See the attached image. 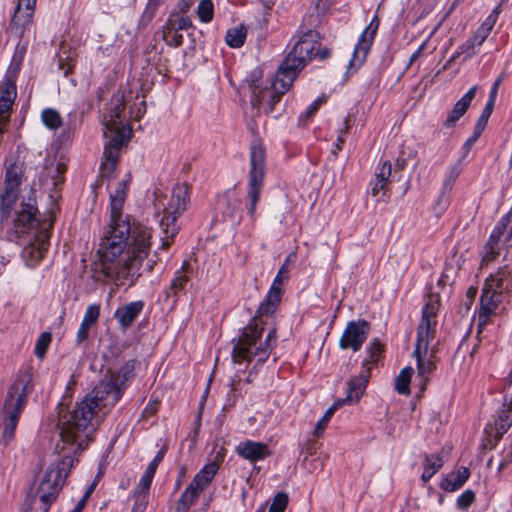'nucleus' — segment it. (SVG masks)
Returning <instances> with one entry per match:
<instances>
[{"instance_id":"obj_1","label":"nucleus","mask_w":512,"mask_h":512,"mask_svg":"<svg viewBox=\"0 0 512 512\" xmlns=\"http://www.w3.org/2000/svg\"><path fill=\"white\" fill-rule=\"evenodd\" d=\"M130 175L118 182L110 194V225L101 243L103 270L107 277H138L143 260L150 251L151 231L142 225L131 227L129 217L123 218L122 208L126 200Z\"/></svg>"},{"instance_id":"obj_2","label":"nucleus","mask_w":512,"mask_h":512,"mask_svg":"<svg viewBox=\"0 0 512 512\" xmlns=\"http://www.w3.org/2000/svg\"><path fill=\"white\" fill-rule=\"evenodd\" d=\"M289 268L286 263L278 270L273 283L267 293L265 300L259 305L255 317L244 327L239 339L235 342L232 350V360L235 364H249L253 358L257 357L259 363H264L277 341L276 328L272 327L263 343L258 341L263 333V316L272 315L282 296V284L288 278Z\"/></svg>"},{"instance_id":"obj_3","label":"nucleus","mask_w":512,"mask_h":512,"mask_svg":"<svg viewBox=\"0 0 512 512\" xmlns=\"http://www.w3.org/2000/svg\"><path fill=\"white\" fill-rule=\"evenodd\" d=\"M123 393V384H117L111 376L100 380L76 408L63 417L60 430L63 441L70 443L74 451H83L92 440L95 409L113 407Z\"/></svg>"},{"instance_id":"obj_4","label":"nucleus","mask_w":512,"mask_h":512,"mask_svg":"<svg viewBox=\"0 0 512 512\" xmlns=\"http://www.w3.org/2000/svg\"><path fill=\"white\" fill-rule=\"evenodd\" d=\"M20 185V172L14 167L8 168L5 175L4 191L0 194V221L4 225L12 218L11 232L15 238L29 233L36 228L39 222V212L33 192L27 197H22L18 202Z\"/></svg>"},{"instance_id":"obj_5","label":"nucleus","mask_w":512,"mask_h":512,"mask_svg":"<svg viewBox=\"0 0 512 512\" xmlns=\"http://www.w3.org/2000/svg\"><path fill=\"white\" fill-rule=\"evenodd\" d=\"M439 309V299L431 297L422 309L421 322L417 329V339L413 356L417 361L418 377L422 381L424 388L428 381V376L436 369L434 354L429 359H425L428 353L430 341L434 339L437 325V311Z\"/></svg>"},{"instance_id":"obj_6","label":"nucleus","mask_w":512,"mask_h":512,"mask_svg":"<svg viewBox=\"0 0 512 512\" xmlns=\"http://www.w3.org/2000/svg\"><path fill=\"white\" fill-rule=\"evenodd\" d=\"M61 460L51 465L45 472L36 492V497L40 500L41 512H48L50 505L56 500L60 490L63 487L65 478L73 465V455L81 451H74L72 445L64 442L60 436V442L56 445Z\"/></svg>"},{"instance_id":"obj_7","label":"nucleus","mask_w":512,"mask_h":512,"mask_svg":"<svg viewBox=\"0 0 512 512\" xmlns=\"http://www.w3.org/2000/svg\"><path fill=\"white\" fill-rule=\"evenodd\" d=\"M32 389V374L28 370L19 371L10 385L1 410L4 423L1 440L7 446L15 437L19 417L27 402V395Z\"/></svg>"},{"instance_id":"obj_8","label":"nucleus","mask_w":512,"mask_h":512,"mask_svg":"<svg viewBox=\"0 0 512 512\" xmlns=\"http://www.w3.org/2000/svg\"><path fill=\"white\" fill-rule=\"evenodd\" d=\"M154 195L155 208L158 210L162 209L164 214L160 220V227L163 232L161 248L168 249L179 231L176 221L186 210L189 203V187L185 183L176 184L169 198L158 192H155Z\"/></svg>"},{"instance_id":"obj_9","label":"nucleus","mask_w":512,"mask_h":512,"mask_svg":"<svg viewBox=\"0 0 512 512\" xmlns=\"http://www.w3.org/2000/svg\"><path fill=\"white\" fill-rule=\"evenodd\" d=\"M319 39L320 35L317 31L309 30L293 46L278 68V80L282 82V90L289 89L292 86L297 73L304 68L306 61L314 57Z\"/></svg>"},{"instance_id":"obj_10","label":"nucleus","mask_w":512,"mask_h":512,"mask_svg":"<svg viewBox=\"0 0 512 512\" xmlns=\"http://www.w3.org/2000/svg\"><path fill=\"white\" fill-rule=\"evenodd\" d=\"M265 150L261 144H253L250 152V170L248 183V208L249 216L256 218V208L260 200V192L265 176Z\"/></svg>"},{"instance_id":"obj_11","label":"nucleus","mask_w":512,"mask_h":512,"mask_svg":"<svg viewBox=\"0 0 512 512\" xmlns=\"http://www.w3.org/2000/svg\"><path fill=\"white\" fill-rule=\"evenodd\" d=\"M219 466L215 462H209L198 471L191 483L185 488L175 506V512H188L196 503L200 494L211 484Z\"/></svg>"},{"instance_id":"obj_12","label":"nucleus","mask_w":512,"mask_h":512,"mask_svg":"<svg viewBox=\"0 0 512 512\" xmlns=\"http://www.w3.org/2000/svg\"><path fill=\"white\" fill-rule=\"evenodd\" d=\"M512 238V211L505 214L494 227L484 246L481 265L494 261Z\"/></svg>"},{"instance_id":"obj_13","label":"nucleus","mask_w":512,"mask_h":512,"mask_svg":"<svg viewBox=\"0 0 512 512\" xmlns=\"http://www.w3.org/2000/svg\"><path fill=\"white\" fill-rule=\"evenodd\" d=\"M110 133L112 135L104 147L103 161L100 167L101 176L108 179L112 177L117 167L120 150L123 144L129 139L131 130H128V133H124L123 131Z\"/></svg>"},{"instance_id":"obj_14","label":"nucleus","mask_w":512,"mask_h":512,"mask_svg":"<svg viewBox=\"0 0 512 512\" xmlns=\"http://www.w3.org/2000/svg\"><path fill=\"white\" fill-rule=\"evenodd\" d=\"M370 332V323L366 320L349 321L339 338V347L342 350L357 352L367 340Z\"/></svg>"},{"instance_id":"obj_15","label":"nucleus","mask_w":512,"mask_h":512,"mask_svg":"<svg viewBox=\"0 0 512 512\" xmlns=\"http://www.w3.org/2000/svg\"><path fill=\"white\" fill-rule=\"evenodd\" d=\"M36 0H19L11 18L9 28L17 37L22 38L32 26Z\"/></svg>"},{"instance_id":"obj_16","label":"nucleus","mask_w":512,"mask_h":512,"mask_svg":"<svg viewBox=\"0 0 512 512\" xmlns=\"http://www.w3.org/2000/svg\"><path fill=\"white\" fill-rule=\"evenodd\" d=\"M282 82L278 80V72L276 73L275 81L272 83V88L257 89L252 92L251 104L253 107H260L265 105V112L271 113L274 106L280 101L281 96L289 89L282 90Z\"/></svg>"},{"instance_id":"obj_17","label":"nucleus","mask_w":512,"mask_h":512,"mask_svg":"<svg viewBox=\"0 0 512 512\" xmlns=\"http://www.w3.org/2000/svg\"><path fill=\"white\" fill-rule=\"evenodd\" d=\"M379 27V19L374 16L368 26L360 35L358 42L354 48L353 56L350 61L352 66H360L366 59L375 35Z\"/></svg>"},{"instance_id":"obj_18","label":"nucleus","mask_w":512,"mask_h":512,"mask_svg":"<svg viewBox=\"0 0 512 512\" xmlns=\"http://www.w3.org/2000/svg\"><path fill=\"white\" fill-rule=\"evenodd\" d=\"M125 110V99L124 94L118 92L114 94L111 98V107L109 109L108 115L105 116V131L104 134L107 135V132H116L123 131L124 133H128L130 128H126L123 124V113Z\"/></svg>"},{"instance_id":"obj_19","label":"nucleus","mask_w":512,"mask_h":512,"mask_svg":"<svg viewBox=\"0 0 512 512\" xmlns=\"http://www.w3.org/2000/svg\"><path fill=\"white\" fill-rule=\"evenodd\" d=\"M49 247V235L47 232H40L36 239L26 245L22 251V257L30 268L36 267L43 259Z\"/></svg>"},{"instance_id":"obj_20","label":"nucleus","mask_w":512,"mask_h":512,"mask_svg":"<svg viewBox=\"0 0 512 512\" xmlns=\"http://www.w3.org/2000/svg\"><path fill=\"white\" fill-rule=\"evenodd\" d=\"M502 301V296L496 292L483 287L480 298V309L478 314V327L482 329L489 323V319Z\"/></svg>"},{"instance_id":"obj_21","label":"nucleus","mask_w":512,"mask_h":512,"mask_svg":"<svg viewBox=\"0 0 512 512\" xmlns=\"http://www.w3.org/2000/svg\"><path fill=\"white\" fill-rule=\"evenodd\" d=\"M235 451L238 456L250 462L262 461L271 455L267 444L252 440L240 442Z\"/></svg>"},{"instance_id":"obj_22","label":"nucleus","mask_w":512,"mask_h":512,"mask_svg":"<svg viewBox=\"0 0 512 512\" xmlns=\"http://www.w3.org/2000/svg\"><path fill=\"white\" fill-rule=\"evenodd\" d=\"M14 75H6L0 83V119L10 117L12 105L17 96Z\"/></svg>"},{"instance_id":"obj_23","label":"nucleus","mask_w":512,"mask_h":512,"mask_svg":"<svg viewBox=\"0 0 512 512\" xmlns=\"http://www.w3.org/2000/svg\"><path fill=\"white\" fill-rule=\"evenodd\" d=\"M392 166L390 161H385L378 169L375 180L370 183V194L377 201L386 202L388 199V183L391 176Z\"/></svg>"},{"instance_id":"obj_24","label":"nucleus","mask_w":512,"mask_h":512,"mask_svg":"<svg viewBox=\"0 0 512 512\" xmlns=\"http://www.w3.org/2000/svg\"><path fill=\"white\" fill-rule=\"evenodd\" d=\"M512 286L511 271L507 266L501 267L496 273L491 274L485 281L484 286L489 290L502 296L503 292Z\"/></svg>"},{"instance_id":"obj_25","label":"nucleus","mask_w":512,"mask_h":512,"mask_svg":"<svg viewBox=\"0 0 512 512\" xmlns=\"http://www.w3.org/2000/svg\"><path fill=\"white\" fill-rule=\"evenodd\" d=\"M478 86H472L455 104L448 114L444 124L447 127L453 126L468 110L474 99Z\"/></svg>"},{"instance_id":"obj_26","label":"nucleus","mask_w":512,"mask_h":512,"mask_svg":"<svg viewBox=\"0 0 512 512\" xmlns=\"http://www.w3.org/2000/svg\"><path fill=\"white\" fill-rule=\"evenodd\" d=\"M143 308L144 302L142 300L130 302L116 309L114 312V318L122 328H128L139 316Z\"/></svg>"},{"instance_id":"obj_27","label":"nucleus","mask_w":512,"mask_h":512,"mask_svg":"<svg viewBox=\"0 0 512 512\" xmlns=\"http://www.w3.org/2000/svg\"><path fill=\"white\" fill-rule=\"evenodd\" d=\"M191 265L188 261H184L180 267L175 272L174 278L171 280L168 288L165 289L164 293L166 298L174 297L176 298L179 292L183 291L190 280L189 273L191 272Z\"/></svg>"},{"instance_id":"obj_28","label":"nucleus","mask_w":512,"mask_h":512,"mask_svg":"<svg viewBox=\"0 0 512 512\" xmlns=\"http://www.w3.org/2000/svg\"><path fill=\"white\" fill-rule=\"evenodd\" d=\"M470 471L466 467H462L460 470L454 473H450L444 477L440 486L444 491L453 492L460 489L464 483L468 480Z\"/></svg>"},{"instance_id":"obj_29","label":"nucleus","mask_w":512,"mask_h":512,"mask_svg":"<svg viewBox=\"0 0 512 512\" xmlns=\"http://www.w3.org/2000/svg\"><path fill=\"white\" fill-rule=\"evenodd\" d=\"M369 377L370 368H367V370H363L359 376L353 377L349 380L347 395L351 396L355 403H357L363 395Z\"/></svg>"},{"instance_id":"obj_30","label":"nucleus","mask_w":512,"mask_h":512,"mask_svg":"<svg viewBox=\"0 0 512 512\" xmlns=\"http://www.w3.org/2000/svg\"><path fill=\"white\" fill-rule=\"evenodd\" d=\"M139 365L138 360L131 359L124 363L118 371L112 372L110 376L117 381V384H123V390L128 387V382L135 377V370Z\"/></svg>"},{"instance_id":"obj_31","label":"nucleus","mask_w":512,"mask_h":512,"mask_svg":"<svg viewBox=\"0 0 512 512\" xmlns=\"http://www.w3.org/2000/svg\"><path fill=\"white\" fill-rule=\"evenodd\" d=\"M443 458L440 453L424 454L423 473L421 479L424 482L429 481L443 466Z\"/></svg>"},{"instance_id":"obj_32","label":"nucleus","mask_w":512,"mask_h":512,"mask_svg":"<svg viewBox=\"0 0 512 512\" xmlns=\"http://www.w3.org/2000/svg\"><path fill=\"white\" fill-rule=\"evenodd\" d=\"M383 345L380 340L375 338L373 339L369 346L367 347L368 357L362 362V369L367 370V368L371 369V365L376 364L383 353Z\"/></svg>"},{"instance_id":"obj_33","label":"nucleus","mask_w":512,"mask_h":512,"mask_svg":"<svg viewBox=\"0 0 512 512\" xmlns=\"http://www.w3.org/2000/svg\"><path fill=\"white\" fill-rule=\"evenodd\" d=\"M247 30L244 25H239L229 29L225 36V41L231 48L241 47L246 39Z\"/></svg>"},{"instance_id":"obj_34","label":"nucleus","mask_w":512,"mask_h":512,"mask_svg":"<svg viewBox=\"0 0 512 512\" xmlns=\"http://www.w3.org/2000/svg\"><path fill=\"white\" fill-rule=\"evenodd\" d=\"M462 168V160H457L455 163H453L447 168L443 179V185L441 190L442 194L452 189L456 179L458 178L462 171Z\"/></svg>"},{"instance_id":"obj_35","label":"nucleus","mask_w":512,"mask_h":512,"mask_svg":"<svg viewBox=\"0 0 512 512\" xmlns=\"http://www.w3.org/2000/svg\"><path fill=\"white\" fill-rule=\"evenodd\" d=\"M413 374L412 367L403 368L395 379V390L402 395L410 394V380Z\"/></svg>"},{"instance_id":"obj_36","label":"nucleus","mask_w":512,"mask_h":512,"mask_svg":"<svg viewBox=\"0 0 512 512\" xmlns=\"http://www.w3.org/2000/svg\"><path fill=\"white\" fill-rule=\"evenodd\" d=\"M41 120L46 128L57 130L63 124V120L59 112L52 108H46L41 113Z\"/></svg>"},{"instance_id":"obj_37","label":"nucleus","mask_w":512,"mask_h":512,"mask_svg":"<svg viewBox=\"0 0 512 512\" xmlns=\"http://www.w3.org/2000/svg\"><path fill=\"white\" fill-rule=\"evenodd\" d=\"M484 115L485 114H484V110H483L481 116L479 117V119L475 125L473 135L470 136L463 145V149L465 150L466 153H468L470 151V149L473 147V145L475 144L477 139L480 137V135L482 134V132L484 130V127L487 124L489 117L491 116V114H487V116H484Z\"/></svg>"},{"instance_id":"obj_38","label":"nucleus","mask_w":512,"mask_h":512,"mask_svg":"<svg viewBox=\"0 0 512 512\" xmlns=\"http://www.w3.org/2000/svg\"><path fill=\"white\" fill-rule=\"evenodd\" d=\"M165 25L170 27L169 29L182 31L191 28L192 21L188 16H179L178 14L173 13L169 16Z\"/></svg>"},{"instance_id":"obj_39","label":"nucleus","mask_w":512,"mask_h":512,"mask_svg":"<svg viewBox=\"0 0 512 512\" xmlns=\"http://www.w3.org/2000/svg\"><path fill=\"white\" fill-rule=\"evenodd\" d=\"M218 206L219 208L225 206L226 209L223 210V213L229 218H234L236 211L240 207V201L237 198L231 197L229 194H225L219 199Z\"/></svg>"},{"instance_id":"obj_40","label":"nucleus","mask_w":512,"mask_h":512,"mask_svg":"<svg viewBox=\"0 0 512 512\" xmlns=\"http://www.w3.org/2000/svg\"><path fill=\"white\" fill-rule=\"evenodd\" d=\"M197 16L202 23H209L213 20L214 5L212 0H201L199 2Z\"/></svg>"},{"instance_id":"obj_41","label":"nucleus","mask_w":512,"mask_h":512,"mask_svg":"<svg viewBox=\"0 0 512 512\" xmlns=\"http://www.w3.org/2000/svg\"><path fill=\"white\" fill-rule=\"evenodd\" d=\"M52 341L50 332H42L35 343L34 354L37 358L43 359Z\"/></svg>"},{"instance_id":"obj_42","label":"nucleus","mask_w":512,"mask_h":512,"mask_svg":"<svg viewBox=\"0 0 512 512\" xmlns=\"http://www.w3.org/2000/svg\"><path fill=\"white\" fill-rule=\"evenodd\" d=\"M511 412L508 409H503L500 411L498 419L496 420V430L497 435L501 437L505 434L512 425V416Z\"/></svg>"},{"instance_id":"obj_43","label":"nucleus","mask_w":512,"mask_h":512,"mask_svg":"<svg viewBox=\"0 0 512 512\" xmlns=\"http://www.w3.org/2000/svg\"><path fill=\"white\" fill-rule=\"evenodd\" d=\"M26 52V46L25 45H17L14 55L12 57V61L10 64V68L8 71V75H14L16 77L17 72L20 70L21 64L23 62V58Z\"/></svg>"},{"instance_id":"obj_44","label":"nucleus","mask_w":512,"mask_h":512,"mask_svg":"<svg viewBox=\"0 0 512 512\" xmlns=\"http://www.w3.org/2000/svg\"><path fill=\"white\" fill-rule=\"evenodd\" d=\"M503 80H504V73H501L498 76V78L494 81V83L491 87L490 93H489L488 102L486 103V105L484 107V114H485L484 116H487V114H492L495 100L497 97V93H498L499 87L502 84Z\"/></svg>"},{"instance_id":"obj_45","label":"nucleus","mask_w":512,"mask_h":512,"mask_svg":"<svg viewBox=\"0 0 512 512\" xmlns=\"http://www.w3.org/2000/svg\"><path fill=\"white\" fill-rule=\"evenodd\" d=\"M100 317V305L99 304H90L84 313L82 323L93 327L99 320Z\"/></svg>"},{"instance_id":"obj_46","label":"nucleus","mask_w":512,"mask_h":512,"mask_svg":"<svg viewBox=\"0 0 512 512\" xmlns=\"http://www.w3.org/2000/svg\"><path fill=\"white\" fill-rule=\"evenodd\" d=\"M170 27L164 25L163 26V39L165 42L172 47H179L183 43V36L179 34V31L169 29Z\"/></svg>"},{"instance_id":"obj_47","label":"nucleus","mask_w":512,"mask_h":512,"mask_svg":"<svg viewBox=\"0 0 512 512\" xmlns=\"http://www.w3.org/2000/svg\"><path fill=\"white\" fill-rule=\"evenodd\" d=\"M288 504V496L285 493H277L269 507V512H284Z\"/></svg>"},{"instance_id":"obj_48","label":"nucleus","mask_w":512,"mask_h":512,"mask_svg":"<svg viewBox=\"0 0 512 512\" xmlns=\"http://www.w3.org/2000/svg\"><path fill=\"white\" fill-rule=\"evenodd\" d=\"M334 413H335V407H329L326 410L325 414L322 416V418L317 422V424L315 426L314 435L316 437L320 436L324 432L328 422L330 421V419Z\"/></svg>"},{"instance_id":"obj_49","label":"nucleus","mask_w":512,"mask_h":512,"mask_svg":"<svg viewBox=\"0 0 512 512\" xmlns=\"http://www.w3.org/2000/svg\"><path fill=\"white\" fill-rule=\"evenodd\" d=\"M475 501V493L471 489L464 491L457 499L459 509H467Z\"/></svg>"},{"instance_id":"obj_50","label":"nucleus","mask_w":512,"mask_h":512,"mask_svg":"<svg viewBox=\"0 0 512 512\" xmlns=\"http://www.w3.org/2000/svg\"><path fill=\"white\" fill-rule=\"evenodd\" d=\"M152 480L153 478L143 474L134 490L133 496L145 495V497L147 498V494L149 492Z\"/></svg>"},{"instance_id":"obj_51","label":"nucleus","mask_w":512,"mask_h":512,"mask_svg":"<svg viewBox=\"0 0 512 512\" xmlns=\"http://www.w3.org/2000/svg\"><path fill=\"white\" fill-rule=\"evenodd\" d=\"M475 46L477 44L471 39L467 40L461 46H459L458 50L455 54L459 57L460 55H466V58H470L476 54Z\"/></svg>"},{"instance_id":"obj_52","label":"nucleus","mask_w":512,"mask_h":512,"mask_svg":"<svg viewBox=\"0 0 512 512\" xmlns=\"http://www.w3.org/2000/svg\"><path fill=\"white\" fill-rule=\"evenodd\" d=\"M498 15H499V11H498V8H495L489 15L488 17L485 19V21L481 24V28L482 29H485V31H487L488 33L491 32L492 28L494 27L496 21H497V18H498Z\"/></svg>"},{"instance_id":"obj_53","label":"nucleus","mask_w":512,"mask_h":512,"mask_svg":"<svg viewBox=\"0 0 512 512\" xmlns=\"http://www.w3.org/2000/svg\"><path fill=\"white\" fill-rule=\"evenodd\" d=\"M498 15H499V11H498V8H495L489 15L488 17L485 19V21L481 24V28L482 29H485V31H487L488 33L491 32L492 28L494 27L496 21H497V18H498Z\"/></svg>"},{"instance_id":"obj_54","label":"nucleus","mask_w":512,"mask_h":512,"mask_svg":"<svg viewBox=\"0 0 512 512\" xmlns=\"http://www.w3.org/2000/svg\"><path fill=\"white\" fill-rule=\"evenodd\" d=\"M92 327L84 324L81 322L80 326H79V329L77 331V335H76V344L77 345H82L85 341L88 340V337H89V331Z\"/></svg>"},{"instance_id":"obj_55","label":"nucleus","mask_w":512,"mask_h":512,"mask_svg":"<svg viewBox=\"0 0 512 512\" xmlns=\"http://www.w3.org/2000/svg\"><path fill=\"white\" fill-rule=\"evenodd\" d=\"M349 128H350V116L348 115L344 118V127H343V129H340V134L338 135V138H337V143H336L337 150L342 149V144L345 142L344 135L348 132Z\"/></svg>"},{"instance_id":"obj_56","label":"nucleus","mask_w":512,"mask_h":512,"mask_svg":"<svg viewBox=\"0 0 512 512\" xmlns=\"http://www.w3.org/2000/svg\"><path fill=\"white\" fill-rule=\"evenodd\" d=\"M134 505L131 512H145L147 507V498L145 495L134 496Z\"/></svg>"},{"instance_id":"obj_57","label":"nucleus","mask_w":512,"mask_h":512,"mask_svg":"<svg viewBox=\"0 0 512 512\" xmlns=\"http://www.w3.org/2000/svg\"><path fill=\"white\" fill-rule=\"evenodd\" d=\"M160 0H149L148 6L144 12L143 18H147L150 21L159 5Z\"/></svg>"},{"instance_id":"obj_58","label":"nucleus","mask_w":512,"mask_h":512,"mask_svg":"<svg viewBox=\"0 0 512 512\" xmlns=\"http://www.w3.org/2000/svg\"><path fill=\"white\" fill-rule=\"evenodd\" d=\"M321 104V101L320 100H316L314 101L308 108L307 110L305 111V113L303 115H301L300 117V120L303 119V117H305V120L308 121L310 120L314 114L316 113V111L319 109V106Z\"/></svg>"},{"instance_id":"obj_59","label":"nucleus","mask_w":512,"mask_h":512,"mask_svg":"<svg viewBox=\"0 0 512 512\" xmlns=\"http://www.w3.org/2000/svg\"><path fill=\"white\" fill-rule=\"evenodd\" d=\"M489 34L490 33L485 31V29L479 27L475 32L474 36L472 37V40L477 44V46H481L483 42L486 40V38L489 36Z\"/></svg>"},{"instance_id":"obj_60","label":"nucleus","mask_w":512,"mask_h":512,"mask_svg":"<svg viewBox=\"0 0 512 512\" xmlns=\"http://www.w3.org/2000/svg\"><path fill=\"white\" fill-rule=\"evenodd\" d=\"M512 462V448H508L503 452V456L499 465V470L504 469Z\"/></svg>"},{"instance_id":"obj_61","label":"nucleus","mask_w":512,"mask_h":512,"mask_svg":"<svg viewBox=\"0 0 512 512\" xmlns=\"http://www.w3.org/2000/svg\"><path fill=\"white\" fill-rule=\"evenodd\" d=\"M192 4H193V0H180L177 5L178 12L182 13V14L188 12V10L191 8Z\"/></svg>"},{"instance_id":"obj_62","label":"nucleus","mask_w":512,"mask_h":512,"mask_svg":"<svg viewBox=\"0 0 512 512\" xmlns=\"http://www.w3.org/2000/svg\"><path fill=\"white\" fill-rule=\"evenodd\" d=\"M426 46H427V41H424L419 46V48L411 55V57L409 59V64H412L413 62H415L423 54L424 50L426 49Z\"/></svg>"},{"instance_id":"obj_63","label":"nucleus","mask_w":512,"mask_h":512,"mask_svg":"<svg viewBox=\"0 0 512 512\" xmlns=\"http://www.w3.org/2000/svg\"><path fill=\"white\" fill-rule=\"evenodd\" d=\"M355 402L352 400L351 396L346 395L345 398L337 400L331 407H335V411L345 405V404H354Z\"/></svg>"},{"instance_id":"obj_64","label":"nucleus","mask_w":512,"mask_h":512,"mask_svg":"<svg viewBox=\"0 0 512 512\" xmlns=\"http://www.w3.org/2000/svg\"><path fill=\"white\" fill-rule=\"evenodd\" d=\"M316 52H314V57L319 56L321 59H326L330 56V50L326 47L321 48L320 46L316 47Z\"/></svg>"}]
</instances>
